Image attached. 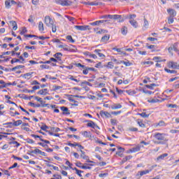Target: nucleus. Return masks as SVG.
<instances>
[{"mask_svg": "<svg viewBox=\"0 0 179 179\" xmlns=\"http://www.w3.org/2000/svg\"><path fill=\"white\" fill-rule=\"evenodd\" d=\"M26 33H27V29H26V27L22 28L20 34H24Z\"/></svg>", "mask_w": 179, "mask_h": 179, "instance_id": "58", "label": "nucleus"}, {"mask_svg": "<svg viewBox=\"0 0 179 179\" xmlns=\"http://www.w3.org/2000/svg\"><path fill=\"white\" fill-rule=\"evenodd\" d=\"M5 5H6V8H7V9H9L11 5L10 0H6L5 1Z\"/></svg>", "mask_w": 179, "mask_h": 179, "instance_id": "32", "label": "nucleus"}, {"mask_svg": "<svg viewBox=\"0 0 179 179\" xmlns=\"http://www.w3.org/2000/svg\"><path fill=\"white\" fill-rule=\"evenodd\" d=\"M143 20H144L143 27H145V29H148V27H149V21H148V20H146V17H145L143 18Z\"/></svg>", "mask_w": 179, "mask_h": 179, "instance_id": "24", "label": "nucleus"}, {"mask_svg": "<svg viewBox=\"0 0 179 179\" xmlns=\"http://www.w3.org/2000/svg\"><path fill=\"white\" fill-rule=\"evenodd\" d=\"M164 71L167 72V73H177V71L176 70H170L167 68L164 69Z\"/></svg>", "mask_w": 179, "mask_h": 179, "instance_id": "30", "label": "nucleus"}, {"mask_svg": "<svg viewBox=\"0 0 179 179\" xmlns=\"http://www.w3.org/2000/svg\"><path fill=\"white\" fill-rule=\"evenodd\" d=\"M80 152H81L80 157H82V159H83L84 160H87V162L88 163H93V162L89 160V157L87 156V155L85 154V151L80 150Z\"/></svg>", "mask_w": 179, "mask_h": 179, "instance_id": "8", "label": "nucleus"}, {"mask_svg": "<svg viewBox=\"0 0 179 179\" xmlns=\"http://www.w3.org/2000/svg\"><path fill=\"white\" fill-rule=\"evenodd\" d=\"M148 40H149V41H157V38H152V37L148 38Z\"/></svg>", "mask_w": 179, "mask_h": 179, "instance_id": "62", "label": "nucleus"}, {"mask_svg": "<svg viewBox=\"0 0 179 179\" xmlns=\"http://www.w3.org/2000/svg\"><path fill=\"white\" fill-rule=\"evenodd\" d=\"M126 92L129 94V96H134V94H136V92L135 90H127Z\"/></svg>", "mask_w": 179, "mask_h": 179, "instance_id": "33", "label": "nucleus"}, {"mask_svg": "<svg viewBox=\"0 0 179 179\" xmlns=\"http://www.w3.org/2000/svg\"><path fill=\"white\" fill-rule=\"evenodd\" d=\"M75 29H76V30H80V31H85L86 30H90V26L89 25H76Z\"/></svg>", "mask_w": 179, "mask_h": 179, "instance_id": "6", "label": "nucleus"}, {"mask_svg": "<svg viewBox=\"0 0 179 179\" xmlns=\"http://www.w3.org/2000/svg\"><path fill=\"white\" fill-rule=\"evenodd\" d=\"M148 103H159V99H152L148 100Z\"/></svg>", "mask_w": 179, "mask_h": 179, "instance_id": "35", "label": "nucleus"}, {"mask_svg": "<svg viewBox=\"0 0 179 179\" xmlns=\"http://www.w3.org/2000/svg\"><path fill=\"white\" fill-rule=\"evenodd\" d=\"M100 115L103 117H106V118H109V117H111V115L110 114V113L103 111V110L100 112Z\"/></svg>", "mask_w": 179, "mask_h": 179, "instance_id": "14", "label": "nucleus"}, {"mask_svg": "<svg viewBox=\"0 0 179 179\" xmlns=\"http://www.w3.org/2000/svg\"><path fill=\"white\" fill-rule=\"evenodd\" d=\"M108 68L110 69H113L114 68V65L113 64V62H109L108 63Z\"/></svg>", "mask_w": 179, "mask_h": 179, "instance_id": "42", "label": "nucleus"}, {"mask_svg": "<svg viewBox=\"0 0 179 179\" xmlns=\"http://www.w3.org/2000/svg\"><path fill=\"white\" fill-rule=\"evenodd\" d=\"M117 64H124L126 66H131V65H132V63L129 62V61H120V62H117Z\"/></svg>", "mask_w": 179, "mask_h": 179, "instance_id": "23", "label": "nucleus"}, {"mask_svg": "<svg viewBox=\"0 0 179 179\" xmlns=\"http://www.w3.org/2000/svg\"><path fill=\"white\" fill-rule=\"evenodd\" d=\"M66 38L69 40V41H70L71 43H75V41L73 40V38H72L71 36H67Z\"/></svg>", "mask_w": 179, "mask_h": 179, "instance_id": "45", "label": "nucleus"}, {"mask_svg": "<svg viewBox=\"0 0 179 179\" xmlns=\"http://www.w3.org/2000/svg\"><path fill=\"white\" fill-rule=\"evenodd\" d=\"M28 22H29L30 23L34 22V17H33V15L29 16V18L28 19Z\"/></svg>", "mask_w": 179, "mask_h": 179, "instance_id": "44", "label": "nucleus"}, {"mask_svg": "<svg viewBox=\"0 0 179 179\" xmlns=\"http://www.w3.org/2000/svg\"><path fill=\"white\" fill-rule=\"evenodd\" d=\"M91 69H88V68H86L85 69H84L83 71V73H84V75H87V73H89V71H90Z\"/></svg>", "mask_w": 179, "mask_h": 179, "instance_id": "48", "label": "nucleus"}, {"mask_svg": "<svg viewBox=\"0 0 179 179\" xmlns=\"http://www.w3.org/2000/svg\"><path fill=\"white\" fill-rule=\"evenodd\" d=\"M141 146L138 145L136 147L132 148L130 150V152H131V153H136V152H140L141 151Z\"/></svg>", "mask_w": 179, "mask_h": 179, "instance_id": "13", "label": "nucleus"}, {"mask_svg": "<svg viewBox=\"0 0 179 179\" xmlns=\"http://www.w3.org/2000/svg\"><path fill=\"white\" fill-rule=\"evenodd\" d=\"M31 75H33V73H27L22 76V77L24 78V79H30L31 78Z\"/></svg>", "mask_w": 179, "mask_h": 179, "instance_id": "22", "label": "nucleus"}, {"mask_svg": "<svg viewBox=\"0 0 179 179\" xmlns=\"http://www.w3.org/2000/svg\"><path fill=\"white\" fill-rule=\"evenodd\" d=\"M122 108V106H121V104L120 103H115L111 106L112 110H118V108Z\"/></svg>", "mask_w": 179, "mask_h": 179, "instance_id": "18", "label": "nucleus"}, {"mask_svg": "<svg viewBox=\"0 0 179 179\" xmlns=\"http://www.w3.org/2000/svg\"><path fill=\"white\" fill-rule=\"evenodd\" d=\"M91 141H95V142H97V138H94V136H92V134L89 135L88 137Z\"/></svg>", "mask_w": 179, "mask_h": 179, "instance_id": "43", "label": "nucleus"}, {"mask_svg": "<svg viewBox=\"0 0 179 179\" xmlns=\"http://www.w3.org/2000/svg\"><path fill=\"white\" fill-rule=\"evenodd\" d=\"M138 115H141L143 118H148L149 117V114H146V113H139Z\"/></svg>", "mask_w": 179, "mask_h": 179, "instance_id": "38", "label": "nucleus"}, {"mask_svg": "<svg viewBox=\"0 0 179 179\" xmlns=\"http://www.w3.org/2000/svg\"><path fill=\"white\" fill-rule=\"evenodd\" d=\"M110 122L112 125H117V120L111 119Z\"/></svg>", "mask_w": 179, "mask_h": 179, "instance_id": "56", "label": "nucleus"}, {"mask_svg": "<svg viewBox=\"0 0 179 179\" xmlns=\"http://www.w3.org/2000/svg\"><path fill=\"white\" fill-rule=\"evenodd\" d=\"M9 145H16L17 148H18V146H20V143H19L17 141H10L9 143Z\"/></svg>", "mask_w": 179, "mask_h": 179, "instance_id": "39", "label": "nucleus"}, {"mask_svg": "<svg viewBox=\"0 0 179 179\" xmlns=\"http://www.w3.org/2000/svg\"><path fill=\"white\" fill-rule=\"evenodd\" d=\"M169 24H171V23H174V17H169L168 19Z\"/></svg>", "mask_w": 179, "mask_h": 179, "instance_id": "36", "label": "nucleus"}, {"mask_svg": "<svg viewBox=\"0 0 179 179\" xmlns=\"http://www.w3.org/2000/svg\"><path fill=\"white\" fill-rule=\"evenodd\" d=\"M87 127H90V128H99V126H97L95 122L92 121L87 123Z\"/></svg>", "mask_w": 179, "mask_h": 179, "instance_id": "17", "label": "nucleus"}, {"mask_svg": "<svg viewBox=\"0 0 179 179\" xmlns=\"http://www.w3.org/2000/svg\"><path fill=\"white\" fill-rule=\"evenodd\" d=\"M55 57H56L57 59H59L61 60V57H62V53H56L55 55H54Z\"/></svg>", "mask_w": 179, "mask_h": 179, "instance_id": "37", "label": "nucleus"}, {"mask_svg": "<svg viewBox=\"0 0 179 179\" xmlns=\"http://www.w3.org/2000/svg\"><path fill=\"white\" fill-rule=\"evenodd\" d=\"M29 105H30L31 107H41V105H40V104L36 105V104H34V103H31V102L29 103Z\"/></svg>", "mask_w": 179, "mask_h": 179, "instance_id": "59", "label": "nucleus"}, {"mask_svg": "<svg viewBox=\"0 0 179 179\" xmlns=\"http://www.w3.org/2000/svg\"><path fill=\"white\" fill-rule=\"evenodd\" d=\"M22 120H17V121H14L13 123L12 122H8L6 123V125H10L13 124V127H19V125H22Z\"/></svg>", "mask_w": 179, "mask_h": 179, "instance_id": "10", "label": "nucleus"}, {"mask_svg": "<svg viewBox=\"0 0 179 179\" xmlns=\"http://www.w3.org/2000/svg\"><path fill=\"white\" fill-rule=\"evenodd\" d=\"M66 17H67V19H69V20L70 22H72V23H74V22H73V20H75V18H74V17H69V16H68V15H66Z\"/></svg>", "mask_w": 179, "mask_h": 179, "instance_id": "55", "label": "nucleus"}, {"mask_svg": "<svg viewBox=\"0 0 179 179\" xmlns=\"http://www.w3.org/2000/svg\"><path fill=\"white\" fill-rule=\"evenodd\" d=\"M50 27H52V33H55L57 31V27L55 25L53 24Z\"/></svg>", "mask_w": 179, "mask_h": 179, "instance_id": "50", "label": "nucleus"}, {"mask_svg": "<svg viewBox=\"0 0 179 179\" xmlns=\"http://www.w3.org/2000/svg\"><path fill=\"white\" fill-rule=\"evenodd\" d=\"M88 5H90V6H97V5H99V3H96V2H90L88 3Z\"/></svg>", "mask_w": 179, "mask_h": 179, "instance_id": "54", "label": "nucleus"}, {"mask_svg": "<svg viewBox=\"0 0 179 179\" xmlns=\"http://www.w3.org/2000/svg\"><path fill=\"white\" fill-rule=\"evenodd\" d=\"M143 93H145V94H153V92H152V91H149V90H143Z\"/></svg>", "mask_w": 179, "mask_h": 179, "instance_id": "53", "label": "nucleus"}, {"mask_svg": "<svg viewBox=\"0 0 179 179\" xmlns=\"http://www.w3.org/2000/svg\"><path fill=\"white\" fill-rule=\"evenodd\" d=\"M59 48H63L64 51H73V50H72L70 46H68L66 45H59Z\"/></svg>", "mask_w": 179, "mask_h": 179, "instance_id": "12", "label": "nucleus"}, {"mask_svg": "<svg viewBox=\"0 0 179 179\" xmlns=\"http://www.w3.org/2000/svg\"><path fill=\"white\" fill-rule=\"evenodd\" d=\"M167 107H169V108H177V105H176V104H169V105H167Z\"/></svg>", "mask_w": 179, "mask_h": 179, "instance_id": "52", "label": "nucleus"}, {"mask_svg": "<svg viewBox=\"0 0 179 179\" xmlns=\"http://www.w3.org/2000/svg\"><path fill=\"white\" fill-rule=\"evenodd\" d=\"M168 67L172 69H179V64L178 62H169L168 63Z\"/></svg>", "mask_w": 179, "mask_h": 179, "instance_id": "7", "label": "nucleus"}, {"mask_svg": "<svg viewBox=\"0 0 179 179\" xmlns=\"http://www.w3.org/2000/svg\"><path fill=\"white\" fill-rule=\"evenodd\" d=\"M55 179H62V177L60 175H54Z\"/></svg>", "mask_w": 179, "mask_h": 179, "instance_id": "64", "label": "nucleus"}, {"mask_svg": "<svg viewBox=\"0 0 179 179\" xmlns=\"http://www.w3.org/2000/svg\"><path fill=\"white\" fill-rule=\"evenodd\" d=\"M45 24L48 26V27H51L54 24V20L50 16L45 17Z\"/></svg>", "mask_w": 179, "mask_h": 179, "instance_id": "5", "label": "nucleus"}, {"mask_svg": "<svg viewBox=\"0 0 179 179\" xmlns=\"http://www.w3.org/2000/svg\"><path fill=\"white\" fill-rule=\"evenodd\" d=\"M66 97H69V101H71V103H76V101H75L73 99V98H72V96H73V95H69V94H66Z\"/></svg>", "mask_w": 179, "mask_h": 179, "instance_id": "28", "label": "nucleus"}, {"mask_svg": "<svg viewBox=\"0 0 179 179\" xmlns=\"http://www.w3.org/2000/svg\"><path fill=\"white\" fill-rule=\"evenodd\" d=\"M110 40V36H104L101 38V41H108Z\"/></svg>", "mask_w": 179, "mask_h": 179, "instance_id": "40", "label": "nucleus"}, {"mask_svg": "<svg viewBox=\"0 0 179 179\" xmlns=\"http://www.w3.org/2000/svg\"><path fill=\"white\" fill-rule=\"evenodd\" d=\"M129 131H131V132H136L138 131V128L136 127H129Z\"/></svg>", "mask_w": 179, "mask_h": 179, "instance_id": "46", "label": "nucleus"}, {"mask_svg": "<svg viewBox=\"0 0 179 179\" xmlns=\"http://www.w3.org/2000/svg\"><path fill=\"white\" fill-rule=\"evenodd\" d=\"M152 61H155V62H165L166 59L162 60V57H155L152 59Z\"/></svg>", "mask_w": 179, "mask_h": 179, "instance_id": "19", "label": "nucleus"}, {"mask_svg": "<svg viewBox=\"0 0 179 179\" xmlns=\"http://www.w3.org/2000/svg\"><path fill=\"white\" fill-rule=\"evenodd\" d=\"M38 30L39 31H44V24L43 23V22H39Z\"/></svg>", "mask_w": 179, "mask_h": 179, "instance_id": "21", "label": "nucleus"}, {"mask_svg": "<svg viewBox=\"0 0 179 179\" xmlns=\"http://www.w3.org/2000/svg\"><path fill=\"white\" fill-rule=\"evenodd\" d=\"M167 156H169V154L165 153V154H162L161 155H159L157 158V162H160V160H164V157H167Z\"/></svg>", "mask_w": 179, "mask_h": 179, "instance_id": "15", "label": "nucleus"}, {"mask_svg": "<svg viewBox=\"0 0 179 179\" xmlns=\"http://www.w3.org/2000/svg\"><path fill=\"white\" fill-rule=\"evenodd\" d=\"M121 33L123 36H127V34H128V27H123L121 29Z\"/></svg>", "mask_w": 179, "mask_h": 179, "instance_id": "16", "label": "nucleus"}, {"mask_svg": "<svg viewBox=\"0 0 179 179\" xmlns=\"http://www.w3.org/2000/svg\"><path fill=\"white\" fill-rule=\"evenodd\" d=\"M57 3L62 5V6H69L72 5V2L69 0H57Z\"/></svg>", "mask_w": 179, "mask_h": 179, "instance_id": "4", "label": "nucleus"}, {"mask_svg": "<svg viewBox=\"0 0 179 179\" xmlns=\"http://www.w3.org/2000/svg\"><path fill=\"white\" fill-rule=\"evenodd\" d=\"M167 12L170 15L169 17H174V16H176V15H177V12L174 9L169 8L167 10Z\"/></svg>", "mask_w": 179, "mask_h": 179, "instance_id": "11", "label": "nucleus"}, {"mask_svg": "<svg viewBox=\"0 0 179 179\" xmlns=\"http://www.w3.org/2000/svg\"><path fill=\"white\" fill-rule=\"evenodd\" d=\"M154 138H155L157 141H155V143L157 144H163L164 142H167V140L166 139V134H161V133H157L155 134Z\"/></svg>", "mask_w": 179, "mask_h": 179, "instance_id": "1", "label": "nucleus"}, {"mask_svg": "<svg viewBox=\"0 0 179 179\" xmlns=\"http://www.w3.org/2000/svg\"><path fill=\"white\" fill-rule=\"evenodd\" d=\"M73 170L76 171V174H78V176H79V177H82V173H83V171L78 170L76 168H73Z\"/></svg>", "mask_w": 179, "mask_h": 179, "instance_id": "26", "label": "nucleus"}, {"mask_svg": "<svg viewBox=\"0 0 179 179\" xmlns=\"http://www.w3.org/2000/svg\"><path fill=\"white\" fill-rule=\"evenodd\" d=\"M84 136H86V138H89V136L90 135V132H87V131H85L83 132Z\"/></svg>", "mask_w": 179, "mask_h": 179, "instance_id": "60", "label": "nucleus"}, {"mask_svg": "<svg viewBox=\"0 0 179 179\" xmlns=\"http://www.w3.org/2000/svg\"><path fill=\"white\" fill-rule=\"evenodd\" d=\"M150 171H152V170H145V171H140L138 173H140V176H145V174H148V173H150Z\"/></svg>", "mask_w": 179, "mask_h": 179, "instance_id": "27", "label": "nucleus"}, {"mask_svg": "<svg viewBox=\"0 0 179 179\" xmlns=\"http://www.w3.org/2000/svg\"><path fill=\"white\" fill-rule=\"evenodd\" d=\"M100 51H101V50H94V52H96V53H98V55H99V57H100V58H104V57H106L103 53H100Z\"/></svg>", "mask_w": 179, "mask_h": 179, "instance_id": "31", "label": "nucleus"}, {"mask_svg": "<svg viewBox=\"0 0 179 179\" xmlns=\"http://www.w3.org/2000/svg\"><path fill=\"white\" fill-rule=\"evenodd\" d=\"M107 17L112 20H118L119 23L124 22V19L120 15H107Z\"/></svg>", "mask_w": 179, "mask_h": 179, "instance_id": "3", "label": "nucleus"}, {"mask_svg": "<svg viewBox=\"0 0 179 179\" xmlns=\"http://www.w3.org/2000/svg\"><path fill=\"white\" fill-rule=\"evenodd\" d=\"M135 17H136V15H129V23L131 26L134 27V29H138V22L135 20Z\"/></svg>", "mask_w": 179, "mask_h": 179, "instance_id": "2", "label": "nucleus"}, {"mask_svg": "<svg viewBox=\"0 0 179 179\" xmlns=\"http://www.w3.org/2000/svg\"><path fill=\"white\" fill-rule=\"evenodd\" d=\"M40 0H32L33 5H38V2Z\"/></svg>", "mask_w": 179, "mask_h": 179, "instance_id": "63", "label": "nucleus"}, {"mask_svg": "<svg viewBox=\"0 0 179 179\" xmlns=\"http://www.w3.org/2000/svg\"><path fill=\"white\" fill-rule=\"evenodd\" d=\"M50 131L52 132H59V131H61V129H59V127H50Z\"/></svg>", "mask_w": 179, "mask_h": 179, "instance_id": "29", "label": "nucleus"}, {"mask_svg": "<svg viewBox=\"0 0 179 179\" xmlns=\"http://www.w3.org/2000/svg\"><path fill=\"white\" fill-rule=\"evenodd\" d=\"M66 164L67 165V166H69V167H70V169H71V170H73V168H72V164H71V162H69V161H66Z\"/></svg>", "mask_w": 179, "mask_h": 179, "instance_id": "61", "label": "nucleus"}, {"mask_svg": "<svg viewBox=\"0 0 179 179\" xmlns=\"http://www.w3.org/2000/svg\"><path fill=\"white\" fill-rule=\"evenodd\" d=\"M101 23H104V21H101V20H99V21H96V22L90 23V24L91 26H99V25L100 24H101Z\"/></svg>", "mask_w": 179, "mask_h": 179, "instance_id": "20", "label": "nucleus"}, {"mask_svg": "<svg viewBox=\"0 0 179 179\" xmlns=\"http://www.w3.org/2000/svg\"><path fill=\"white\" fill-rule=\"evenodd\" d=\"M138 124L139 127H141V128H145L146 127L145 125V124H143V122H142V121L138 120Z\"/></svg>", "mask_w": 179, "mask_h": 179, "instance_id": "41", "label": "nucleus"}, {"mask_svg": "<svg viewBox=\"0 0 179 179\" xmlns=\"http://www.w3.org/2000/svg\"><path fill=\"white\" fill-rule=\"evenodd\" d=\"M15 62H20V59H13L11 60V64H15Z\"/></svg>", "mask_w": 179, "mask_h": 179, "instance_id": "57", "label": "nucleus"}, {"mask_svg": "<svg viewBox=\"0 0 179 179\" xmlns=\"http://www.w3.org/2000/svg\"><path fill=\"white\" fill-rule=\"evenodd\" d=\"M85 85H86L87 86H92V83H90L87 81H84V82L81 83L82 87H85Z\"/></svg>", "mask_w": 179, "mask_h": 179, "instance_id": "34", "label": "nucleus"}, {"mask_svg": "<svg viewBox=\"0 0 179 179\" xmlns=\"http://www.w3.org/2000/svg\"><path fill=\"white\" fill-rule=\"evenodd\" d=\"M31 153H38L40 155V153H41V150H40L38 148H36L34 150V151H31Z\"/></svg>", "mask_w": 179, "mask_h": 179, "instance_id": "51", "label": "nucleus"}, {"mask_svg": "<svg viewBox=\"0 0 179 179\" xmlns=\"http://www.w3.org/2000/svg\"><path fill=\"white\" fill-rule=\"evenodd\" d=\"M41 69H48V68H50V66L47 64H43V65H41Z\"/></svg>", "mask_w": 179, "mask_h": 179, "instance_id": "49", "label": "nucleus"}, {"mask_svg": "<svg viewBox=\"0 0 179 179\" xmlns=\"http://www.w3.org/2000/svg\"><path fill=\"white\" fill-rule=\"evenodd\" d=\"M38 94L45 96V94H47V89L41 90L38 91Z\"/></svg>", "mask_w": 179, "mask_h": 179, "instance_id": "25", "label": "nucleus"}, {"mask_svg": "<svg viewBox=\"0 0 179 179\" xmlns=\"http://www.w3.org/2000/svg\"><path fill=\"white\" fill-rule=\"evenodd\" d=\"M60 110L63 111V115H69L71 114V113H69V109H68L67 107L62 106L60 107Z\"/></svg>", "mask_w": 179, "mask_h": 179, "instance_id": "9", "label": "nucleus"}, {"mask_svg": "<svg viewBox=\"0 0 179 179\" xmlns=\"http://www.w3.org/2000/svg\"><path fill=\"white\" fill-rule=\"evenodd\" d=\"M35 99L36 100H37V101H39L41 104H44V101L41 100V98L38 96H36Z\"/></svg>", "mask_w": 179, "mask_h": 179, "instance_id": "47", "label": "nucleus"}]
</instances>
